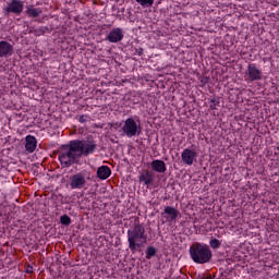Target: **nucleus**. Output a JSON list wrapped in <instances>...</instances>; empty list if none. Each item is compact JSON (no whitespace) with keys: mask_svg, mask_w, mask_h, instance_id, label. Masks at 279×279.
Listing matches in <instances>:
<instances>
[{"mask_svg":"<svg viewBox=\"0 0 279 279\" xmlns=\"http://www.w3.org/2000/svg\"><path fill=\"white\" fill-rule=\"evenodd\" d=\"M198 277L202 279H213V276L208 274L198 275Z\"/></svg>","mask_w":279,"mask_h":279,"instance_id":"24","label":"nucleus"},{"mask_svg":"<svg viewBox=\"0 0 279 279\" xmlns=\"http://www.w3.org/2000/svg\"><path fill=\"white\" fill-rule=\"evenodd\" d=\"M136 3H140L142 8H151L154 5V0H136Z\"/></svg>","mask_w":279,"mask_h":279,"instance_id":"20","label":"nucleus"},{"mask_svg":"<svg viewBox=\"0 0 279 279\" xmlns=\"http://www.w3.org/2000/svg\"><path fill=\"white\" fill-rule=\"evenodd\" d=\"M25 14L28 16V19H38V16L43 14V9L34 8L33 4H29V5H26Z\"/></svg>","mask_w":279,"mask_h":279,"instance_id":"13","label":"nucleus"},{"mask_svg":"<svg viewBox=\"0 0 279 279\" xmlns=\"http://www.w3.org/2000/svg\"><path fill=\"white\" fill-rule=\"evenodd\" d=\"M247 75H248V78H246L247 82H258L259 80H263V72L258 70L256 64H248Z\"/></svg>","mask_w":279,"mask_h":279,"instance_id":"8","label":"nucleus"},{"mask_svg":"<svg viewBox=\"0 0 279 279\" xmlns=\"http://www.w3.org/2000/svg\"><path fill=\"white\" fill-rule=\"evenodd\" d=\"M32 272L31 268L27 269V274Z\"/></svg>","mask_w":279,"mask_h":279,"instance_id":"27","label":"nucleus"},{"mask_svg":"<svg viewBox=\"0 0 279 279\" xmlns=\"http://www.w3.org/2000/svg\"><path fill=\"white\" fill-rule=\"evenodd\" d=\"M81 159L82 156L80 155L75 140L70 141L65 145H61L58 149V160L61 167L69 169V167H73V165H80Z\"/></svg>","mask_w":279,"mask_h":279,"instance_id":"1","label":"nucleus"},{"mask_svg":"<svg viewBox=\"0 0 279 279\" xmlns=\"http://www.w3.org/2000/svg\"><path fill=\"white\" fill-rule=\"evenodd\" d=\"M62 226H71V217L63 215L60 218Z\"/></svg>","mask_w":279,"mask_h":279,"instance_id":"21","label":"nucleus"},{"mask_svg":"<svg viewBox=\"0 0 279 279\" xmlns=\"http://www.w3.org/2000/svg\"><path fill=\"white\" fill-rule=\"evenodd\" d=\"M140 182H144L146 186H150V184H154V172H149V170H144L140 175Z\"/></svg>","mask_w":279,"mask_h":279,"instance_id":"16","label":"nucleus"},{"mask_svg":"<svg viewBox=\"0 0 279 279\" xmlns=\"http://www.w3.org/2000/svg\"><path fill=\"white\" fill-rule=\"evenodd\" d=\"M197 158V151L185 148L181 154V160H183L184 165H193L195 159Z\"/></svg>","mask_w":279,"mask_h":279,"instance_id":"9","label":"nucleus"},{"mask_svg":"<svg viewBox=\"0 0 279 279\" xmlns=\"http://www.w3.org/2000/svg\"><path fill=\"white\" fill-rule=\"evenodd\" d=\"M48 31H49L48 27H41V28H39V32H41L43 34H45V32H48Z\"/></svg>","mask_w":279,"mask_h":279,"instance_id":"26","label":"nucleus"},{"mask_svg":"<svg viewBox=\"0 0 279 279\" xmlns=\"http://www.w3.org/2000/svg\"><path fill=\"white\" fill-rule=\"evenodd\" d=\"M76 145V149H78V154L82 156H90V154H95L97 150V143L94 140H74Z\"/></svg>","mask_w":279,"mask_h":279,"instance_id":"4","label":"nucleus"},{"mask_svg":"<svg viewBox=\"0 0 279 279\" xmlns=\"http://www.w3.org/2000/svg\"><path fill=\"white\" fill-rule=\"evenodd\" d=\"M106 40L109 43H121L123 40V29L113 28L106 37Z\"/></svg>","mask_w":279,"mask_h":279,"instance_id":"11","label":"nucleus"},{"mask_svg":"<svg viewBox=\"0 0 279 279\" xmlns=\"http://www.w3.org/2000/svg\"><path fill=\"white\" fill-rule=\"evenodd\" d=\"M158 254V250L154 246H148L146 248V258H154V256H156Z\"/></svg>","mask_w":279,"mask_h":279,"instance_id":"18","label":"nucleus"},{"mask_svg":"<svg viewBox=\"0 0 279 279\" xmlns=\"http://www.w3.org/2000/svg\"><path fill=\"white\" fill-rule=\"evenodd\" d=\"M25 141H26V144H25L26 151H29V154H34V151H36L38 142L33 135L26 136Z\"/></svg>","mask_w":279,"mask_h":279,"instance_id":"15","label":"nucleus"},{"mask_svg":"<svg viewBox=\"0 0 279 279\" xmlns=\"http://www.w3.org/2000/svg\"><path fill=\"white\" fill-rule=\"evenodd\" d=\"M190 256L197 265H206L213 260V251L207 244L196 242L190 246Z\"/></svg>","mask_w":279,"mask_h":279,"instance_id":"3","label":"nucleus"},{"mask_svg":"<svg viewBox=\"0 0 279 279\" xmlns=\"http://www.w3.org/2000/svg\"><path fill=\"white\" fill-rule=\"evenodd\" d=\"M150 167L156 173H165V171H167V163L160 159L153 160Z\"/></svg>","mask_w":279,"mask_h":279,"instance_id":"14","label":"nucleus"},{"mask_svg":"<svg viewBox=\"0 0 279 279\" xmlns=\"http://www.w3.org/2000/svg\"><path fill=\"white\" fill-rule=\"evenodd\" d=\"M142 130L143 128L134 121V118L126 119L122 128V132H124L129 138H132V136H140Z\"/></svg>","mask_w":279,"mask_h":279,"instance_id":"5","label":"nucleus"},{"mask_svg":"<svg viewBox=\"0 0 279 279\" xmlns=\"http://www.w3.org/2000/svg\"><path fill=\"white\" fill-rule=\"evenodd\" d=\"M70 186L71 189H84L86 186V177L82 174V172H78L76 174H73L70 177Z\"/></svg>","mask_w":279,"mask_h":279,"instance_id":"7","label":"nucleus"},{"mask_svg":"<svg viewBox=\"0 0 279 279\" xmlns=\"http://www.w3.org/2000/svg\"><path fill=\"white\" fill-rule=\"evenodd\" d=\"M165 215H168V221H175V219L180 217V211L174 207L167 206L163 213H161L162 217H165Z\"/></svg>","mask_w":279,"mask_h":279,"instance_id":"12","label":"nucleus"},{"mask_svg":"<svg viewBox=\"0 0 279 279\" xmlns=\"http://www.w3.org/2000/svg\"><path fill=\"white\" fill-rule=\"evenodd\" d=\"M12 53H14V46L5 40L0 41V58H10Z\"/></svg>","mask_w":279,"mask_h":279,"instance_id":"10","label":"nucleus"},{"mask_svg":"<svg viewBox=\"0 0 279 279\" xmlns=\"http://www.w3.org/2000/svg\"><path fill=\"white\" fill-rule=\"evenodd\" d=\"M110 175H112V170H110V167L101 166L97 169V178H99V180H108Z\"/></svg>","mask_w":279,"mask_h":279,"instance_id":"17","label":"nucleus"},{"mask_svg":"<svg viewBox=\"0 0 279 279\" xmlns=\"http://www.w3.org/2000/svg\"><path fill=\"white\" fill-rule=\"evenodd\" d=\"M128 241L131 252L134 253L140 251L143 247V244L147 243L145 227L138 222L133 223V226L128 230Z\"/></svg>","mask_w":279,"mask_h":279,"instance_id":"2","label":"nucleus"},{"mask_svg":"<svg viewBox=\"0 0 279 279\" xmlns=\"http://www.w3.org/2000/svg\"><path fill=\"white\" fill-rule=\"evenodd\" d=\"M209 245L211 250H219V247H221V241L216 238H211L209 241Z\"/></svg>","mask_w":279,"mask_h":279,"instance_id":"19","label":"nucleus"},{"mask_svg":"<svg viewBox=\"0 0 279 279\" xmlns=\"http://www.w3.org/2000/svg\"><path fill=\"white\" fill-rule=\"evenodd\" d=\"M219 104H220L219 98H217V99L214 98L210 100L209 108L211 110H217V106H219Z\"/></svg>","mask_w":279,"mask_h":279,"instance_id":"22","label":"nucleus"},{"mask_svg":"<svg viewBox=\"0 0 279 279\" xmlns=\"http://www.w3.org/2000/svg\"><path fill=\"white\" fill-rule=\"evenodd\" d=\"M136 53H137V56H143V53H144L143 48H138V49L136 50Z\"/></svg>","mask_w":279,"mask_h":279,"instance_id":"25","label":"nucleus"},{"mask_svg":"<svg viewBox=\"0 0 279 279\" xmlns=\"http://www.w3.org/2000/svg\"><path fill=\"white\" fill-rule=\"evenodd\" d=\"M87 119H88V116L82 114L80 116L78 121L80 123H86Z\"/></svg>","mask_w":279,"mask_h":279,"instance_id":"23","label":"nucleus"},{"mask_svg":"<svg viewBox=\"0 0 279 279\" xmlns=\"http://www.w3.org/2000/svg\"><path fill=\"white\" fill-rule=\"evenodd\" d=\"M25 8V2L21 0H11L7 8L3 10L4 16H10V14H15V16H21L23 14V10Z\"/></svg>","mask_w":279,"mask_h":279,"instance_id":"6","label":"nucleus"}]
</instances>
